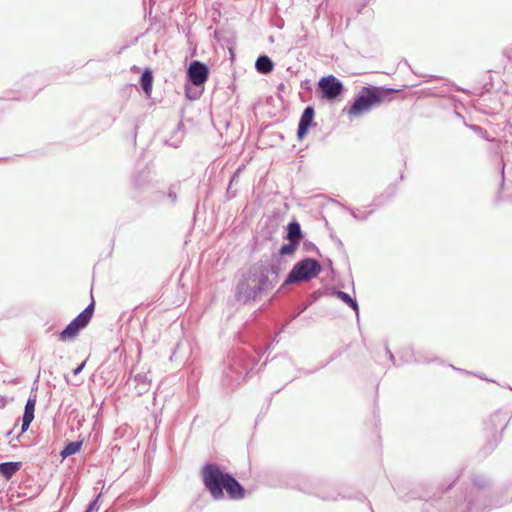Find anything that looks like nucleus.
<instances>
[{
    "mask_svg": "<svg viewBox=\"0 0 512 512\" xmlns=\"http://www.w3.org/2000/svg\"><path fill=\"white\" fill-rule=\"evenodd\" d=\"M39 78V75L37 73L34 74H28L25 77L22 78V87L25 89H30L32 87V84L35 80Z\"/></svg>",
    "mask_w": 512,
    "mask_h": 512,
    "instance_id": "nucleus-34",
    "label": "nucleus"
},
{
    "mask_svg": "<svg viewBox=\"0 0 512 512\" xmlns=\"http://www.w3.org/2000/svg\"><path fill=\"white\" fill-rule=\"evenodd\" d=\"M315 108L313 105H307L302 111L296 131L298 141H303L308 135L311 128L315 127Z\"/></svg>",
    "mask_w": 512,
    "mask_h": 512,
    "instance_id": "nucleus-11",
    "label": "nucleus"
},
{
    "mask_svg": "<svg viewBox=\"0 0 512 512\" xmlns=\"http://www.w3.org/2000/svg\"><path fill=\"white\" fill-rule=\"evenodd\" d=\"M370 0H359V2L356 3L357 7V14H360L362 10L369 4Z\"/></svg>",
    "mask_w": 512,
    "mask_h": 512,
    "instance_id": "nucleus-44",
    "label": "nucleus"
},
{
    "mask_svg": "<svg viewBox=\"0 0 512 512\" xmlns=\"http://www.w3.org/2000/svg\"><path fill=\"white\" fill-rule=\"evenodd\" d=\"M329 363H330V361H326L324 363H319V366L316 369L317 370L322 369V368L326 367Z\"/></svg>",
    "mask_w": 512,
    "mask_h": 512,
    "instance_id": "nucleus-57",
    "label": "nucleus"
},
{
    "mask_svg": "<svg viewBox=\"0 0 512 512\" xmlns=\"http://www.w3.org/2000/svg\"><path fill=\"white\" fill-rule=\"evenodd\" d=\"M286 90V86L283 82L279 83L277 86L278 93H284Z\"/></svg>",
    "mask_w": 512,
    "mask_h": 512,
    "instance_id": "nucleus-53",
    "label": "nucleus"
},
{
    "mask_svg": "<svg viewBox=\"0 0 512 512\" xmlns=\"http://www.w3.org/2000/svg\"><path fill=\"white\" fill-rule=\"evenodd\" d=\"M340 355H341V352H340V351H336V352H334V353L330 356V358H329V360H328V361H330V363H331L332 361H334L335 359H337L338 357H340Z\"/></svg>",
    "mask_w": 512,
    "mask_h": 512,
    "instance_id": "nucleus-54",
    "label": "nucleus"
},
{
    "mask_svg": "<svg viewBox=\"0 0 512 512\" xmlns=\"http://www.w3.org/2000/svg\"><path fill=\"white\" fill-rule=\"evenodd\" d=\"M471 482L474 488L472 491H479L480 493L485 492L492 484L491 479L482 474H473L471 476Z\"/></svg>",
    "mask_w": 512,
    "mask_h": 512,
    "instance_id": "nucleus-24",
    "label": "nucleus"
},
{
    "mask_svg": "<svg viewBox=\"0 0 512 512\" xmlns=\"http://www.w3.org/2000/svg\"><path fill=\"white\" fill-rule=\"evenodd\" d=\"M503 425L505 423L508 424V420H506V416L505 414L501 413L500 411L498 412H495L494 414H492L488 421L486 422V426L490 429V430H493L494 433H497L496 432V428L498 427V425L502 424Z\"/></svg>",
    "mask_w": 512,
    "mask_h": 512,
    "instance_id": "nucleus-30",
    "label": "nucleus"
},
{
    "mask_svg": "<svg viewBox=\"0 0 512 512\" xmlns=\"http://www.w3.org/2000/svg\"><path fill=\"white\" fill-rule=\"evenodd\" d=\"M399 360L402 362V363H414V364H430V363H433V362H438L440 361L439 358H425V359H421L420 358V353H416L412 348H409V349H406V350H401L399 352Z\"/></svg>",
    "mask_w": 512,
    "mask_h": 512,
    "instance_id": "nucleus-15",
    "label": "nucleus"
},
{
    "mask_svg": "<svg viewBox=\"0 0 512 512\" xmlns=\"http://www.w3.org/2000/svg\"><path fill=\"white\" fill-rule=\"evenodd\" d=\"M323 263L326 265V267L331 271V273H334L335 272V269L333 267V261L326 257L323 259Z\"/></svg>",
    "mask_w": 512,
    "mask_h": 512,
    "instance_id": "nucleus-49",
    "label": "nucleus"
},
{
    "mask_svg": "<svg viewBox=\"0 0 512 512\" xmlns=\"http://www.w3.org/2000/svg\"><path fill=\"white\" fill-rule=\"evenodd\" d=\"M456 482H457V478H455L452 482H450L446 487L442 488V491L443 492L450 491L456 485Z\"/></svg>",
    "mask_w": 512,
    "mask_h": 512,
    "instance_id": "nucleus-50",
    "label": "nucleus"
},
{
    "mask_svg": "<svg viewBox=\"0 0 512 512\" xmlns=\"http://www.w3.org/2000/svg\"><path fill=\"white\" fill-rule=\"evenodd\" d=\"M226 196H227V199H229V200L235 197V193H232L230 185L227 188Z\"/></svg>",
    "mask_w": 512,
    "mask_h": 512,
    "instance_id": "nucleus-52",
    "label": "nucleus"
},
{
    "mask_svg": "<svg viewBox=\"0 0 512 512\" xmlns=\"http://www.w3.org/2000/svg\"><path fill=\"white\" fill-rule=\"evenodd\" d=\"M183 345L179 342L176 344V346L174 347L169 359L170 361H177L178 360V352L179 350L181 349Z\"/></svg>",
    "mask_w": 512,
    "mask_h": 512,
    "instance_id": "nucleus-42",
    "label": "nucleus"
},
{
    "mask_svg": "<svg viewBox=\"0 0 512 512\" xmlns=\"http://www.w3.org/2000/svg\"><path fill=\"white\" fill-rule=\"evenodd\" d=\"M13 430H14V429H11V430H9L8 432H6L5 436H6V437H10V436L12 435V433H13Z\"/></svg>",
    "mask_w": 512,
    "mask_h": 512,
    "instance_id": "nucleus-63",
    "label": "nucleus"
},
{
    "mask_svg": "<svg viewBox=\"0 0 512 512\" xmlns=\"http://www.w3.org/2000/svg\"><path fill=\"white\" fill-rule=\"evenodd\" d=\"M304 232L301 228L299 221L296 218H293L285 227V232L283 235L284 240L297 241L301 244L304 239Z\"/></svg>",
    "mask_w": 512,
    "mask_h": 512,
    "instance_id": "nucleus-14",
    "label": "nucleus"
},
{
    "mask_svg": "<svg viewBox=\"0 0 512 512\" xmlns=\"http://www.w3.org/2000/svg\"><path fill=\"white\" fill-rule=\"evenodd\" d=\"M277 230V227H270L269 222H265L259 232V237L266 242H273V246L278 242V240L274 237V234Z\"/></svg>",
    "mask_w": 512,
    "mask_h": 512,
    "instance_id": "nucleus-29",
    "label": "nucleus"
},
{
    "mask_svg": "<svg viewBox=\"0 0 512 512\" xmlns=\"http://www.w3.org/2000/svg\"><path fill=\"white\" fill-rule=\"evenodd\" d=\"M154 75L150 67H145L139 77V84L146 98H150L153 90Z\"/></svg>",
    "mask_w": 512,
    "mask_h": 512,
    "instance_id": "nucleus-17",
    "label": "nucleus"
},
{
    "mask_svg": "<svg viewBox=\"0 0 512 512\" xmlns=\"http://www.w3.org/2000/svg\"><path fill=\"white\" fill-rule=\"evenodd\" d=\"M276 338L277 336L263 351L257 349L255 351L257 357L251 356L248 352L240 349L229 353L222 373V386L229 391H233L239 386L250 375L260 358L277 342Z\"/></svg>",
    "mask_w": 512,
    "mask_h": 512,
    "instance_id": "nucleus-3",
    "label": "nucleus"
},
{
    "mask_svg": "<svg viewBox=\"0 0 512 512\" xmlns=\"http://www.w3.org/2000/svg\"><path fill=\"white\" fill-rule=\"evenodd\" d=\"M100 497H101V493L98 494L97 496H95L89 503L88 505L86 506L84 512H94V511H98L99 508H100Z\"/></svg>",
    "mask_w": 512,
    "mask_h": 512,
    "instance_id": "nucleus-33",
    "label": "nucleus"
},
{
    "mask_svg": "<svg viewBox=\"0 0 512 512\" xmlns=\"http://www.w3.org/2000/svg\"><path fill=\"white\" fill-rule=\"evenodd\" d=\"M385 353H386L389 361L393 364V366H395V367H399L400 366V364H398L396 362V358H395L394 354L391 352V350H390V348L388 346V342L387 341H385Z\"/></svg>",
    "mask_w": 512,
    "mask_h": 512,
    "instance_id": "nucleus-38",
    "label": "nucleus"
},
{
    "mask_svg": "<svg viewBox=\"0 0 512 512\" xmlns=\"http://www.w3.org/2000/svg\"><path fill=\"white\" fill-rule=\"evenodd\" d=\"M397 191H398L397 182L389 184L386 187V189L384 190V192L381 193L380 195L376 196L374 198L373 202L369 206L376 207V208L383 206L384 204L391 201L395 197V195L397 194Z\"/></svg>",
    "mask_w": 512,
    "mask_h": 512,
    "instance_id": "nucleus-18",
    "label": "nucleus"
},
{
    "mask_svg": "<svg viewBox=\"0 0 512 512\" xmlns=\"http://www.w3.org/2000/svg\"><path fill=\"white\" fill-rule=\"evenodd\" d=\"M64 379H65L67 384H70L69 377H68L67 374H64Z\"/></svg>",
    "mask_w": 512,
    "mask_h": 512,
    "instance_id": "nucleus-64",
    "label": "nucleus"
},
{
    "mask_svg": "<svg viewBox=\"0 0 512 512\" xmlns=\"http://www.w3.org/2000/svg\"><path fill=\"white\" fill-rule=\"evenodd\" d=\"M38 379H39V376H37L36 379L34 380L33 385H32V387L30 389V393H29V395H33L34 394V398H37Z\"/></svg>",
    "mask_w": 512,
    "mask_h": 512,
    "instance_id": "nucleus-47",
    "label": "nucleus"
},
{
    "mask_svg": "<svg viewBox=\"0 0 512 512\" xmlns=\"http://www.w3.org/2000/svg\"><path fill=\"white\" fill-rule=\"evenodd\" d=\"M266 271L271 274L270 280L275 286L280 278V275L284 269V259L278 258L276 255L271 253V262L267 263V259L264 260Z\"/></svg>",
    "mask_w": 512,
    "mask_h": 512,
    "instance_id": "nucleus-13",
    "label": "nucleus"
},
{
    "mask_svg": "<svg viewBox=\"0 0 512 512\" xmlns=\"http://www.w3.org/2000/svg\"><path fill=\"white\" fill-rule=\"evenodd\" d=\"M180 189L181 183L175 182L169 186L168 191L165 194V196L170 200L172 206H174L177 203L178 192L180 191Z\"/></svg>",
    "mask_w": 512,
    "mask_h": 512,
    "instance_id": "nucleus-31",
    "label": "nucleus"
},
{
    "mask_svg": "<svg viewBox=\"0 0 512 512\" xmlns=\"http://www.w3.org/2000/svg\"><path fill=\"white\" fill-rule=\"evenodd\" d=\"M7 403V398L5 396L0 395V409L5 408Z\"/></svg>",
    "mask_w": 512,
    "mask_h": 512,
    "instance_id": "nucleus-51",
    "label": "nucleus"
},
{
    "mask_svg": "<svg viewBox=\"0 0 512 512\" xmlns=\"http://www.w3.org/2000/svg\"><path fill=\"white\" fill-rule=\"evenodd\" d=\"M323 272V265L316 259L305 256L298 260L288 272L281 283L277 293H284L287 288L294 284L317 278Z\"/></svg>",
    "mask_w": 512,
    "mask_h": 512,
    "instance_id": "nucleus-7",
    "label": "nucleus"
},
{
    "mask_svg": "<svg viewBox=\"0 0 512 512\" xmlns=\"http://www.w3.org/2000/svg\"><path fill=\"white\" fill-rule=\"evenodd\" d=\"M417 353H420V358L421 359H425V358H429L428 356H426L423 352L421 351H418Z\"/></svg>",
    "mask_w": 512,
    "mask_h": 512,
    "instance_id": "nucleus-60",
    "label": "nucleus"
},
{
    "mask_svg": "<svg viewBox=\"0 0 512 512\" xmlns=\"http://www.w3.org/2000/svg\"><path fill=\"white\" fill-rule=\"evenodd\" d=\"M264 244H265L264 241L259 236L254 237L252 248H251L252 253L260 252L262 250Z\"/></svg>",
    "mask_w": 512,
    "mask_h": 512,
    "instance_id": "nucleus-37",
    "label": "nucleus"
},
{
    "mask_svg": "<svg viewBox=\"0 0 512 512\" xmlns=\"http://www.w3.org/2000/svg\"><path fill=\"white\" fill-rule=\"evenodd\" d=\"M267 483L272 487L296 489L324 501H337L339 497L352 499L351 496L342 495L336 491H326L320 479L307 478L292 472L273 471L268 474Z\"/></svg>",
    "mask_w": 512,
    "mask_h": 512,
    "instance_id": "nucleus-4",
    "label": "nucleus"
},
{
    "mask_svg": "<svg viewBox=\"0 0 512 512\" xmlns=\"http://www.w3.org/2000/svg\"><path fill=\"white\" fill-rule=\"evenodd\" d=\"M183 129L184 124L182 122H178L171 133L170 139L165 140V144L173 148L179 147L180 143L182 142Z\"/></svg>",
    "mask_w": 512,
    "mask_h": 512,
    "instance_id": "nucleus-27",
    "label": "nucleus"
},
{
    "mask_svg": "<svg viewBox=\"0 0 512 512\" xmlns=\"http://www.w3.org/2000/svg\"><path fill=\"white\" fill-rule=\"evenodd\" d=\"M321 296H322V292L320 290L313 292L312 295L308 299L306 307L314 304Z\"/></svg>",
    "mask_w": 512,
    "mask_h": 512,
    "instance_id": "nucleus-40",
    "label": "nucleus"
},
{
    "mask_svg": "<svg viewBox=\"0 0 512 512\" xmlns=\"http://www.w3.org/2000/svg\"><path fill=\"white\" fill-rule=\"evenodd\" d=\"M355 499L362 501V502H366L370 511L374 512L371 502L367 499V497L365 495L359 494L358 496L355 497Z\"/></svg>",
    "mask_w": 512,
    "mask_h": 512,
    "instance_id": "nucleus-46",
    "label": "nucleus"
},
{
    "mask_svg": "<svg viewBox=\"0 0 512 512\" xmlns=\"http://www.w3.org/2000/svg\"><path fill=\"white\" fill-rule=\"evenodd\" d=\"M273 288L274 285L266 271L265 262L260 259L242 273L235 286L234 297L237 302L248 305L266 296Z\"/></svg>",
    "mask_w": 512,
    "mask_h": 512,
    "instance_id": "nucleus-2",
    "label": "nucleus"
},
{
    "mask_svg": "<svg viewBox=\"0 0 512 512\" xmlns=\"http://www.w3.org/2000/svg\"><path fill=\"white\" fill-rule=\"evenodd\" d=\"M300 87L301 89L307 91V92H312V84H311V81L309 79H304L300 82Z\"/></svg>",
    "mask_w": 512,
    "mask_h": 512,
    "instance_id": "nucleus-43",
    "label": "nucleus"
},
{
    "mask_svg": "<svg viewBox=\"0 0 512 512\" xmlns=\"http://www.w3.org/2000/svg\"><path fill=\"white\" fill-rule=\"evenodd\" d=\"M94 312L95 301L92 298L91 302L58 333V339L62 342L73 341L89 325Z\"/></svg>",
    "mask_w": 512,
    "mask_h": 512,
    "instance_id": "nucleus-9",
    "label": "nucleus"
},
{
    "mask_svg": "<svg viewBox=\"0 0 512 512\" xmlns=\"http://www.w3.org/2000/svg\"><path fill=\"white\" fill-rule=\"evenodd\" d=\"M507 427V423L502 426L500 433H493L492 436L489 438V440L486 442V444L481 448L480 454L483 457H487L490 455L499 445V443L502 441L503 432Z\"/></svg>",
    "mask_w": 512,
    "mask_h": 512,
    "instance_id": "nucleus-20",
    "label": "nucleus"
},
{
    "mask_svg": "<svg viewBox=\"0 0 512 512\" xmlns=\"http://www.w3.org/2000/svg\"><path fill=\"white\" fill-rule=\"evenodd\" d=\"M405 179L403 171L400 172L399 181H403Z\"/></svg>",
    "mask_w": 512,
    "mask_h": 512,
    "instance_id": "nucleus-62",
    "label": "nucleus"
},
{
    "mask_svg": "<svg viewBox=\"0 0 512 512\" xmlns=\"http://www.w3.org/2000/svg\"><path fill=\"white\" fill-rule=\"evenodd\" d=\"M316 371H317V369H314V370L299 369V372H303L305 375H311Z\"/></svg>",
    "mask_w": 512,
    "mask_h": 512,
    "instance_id": "nucleus-56",
    "label": "nucleus"
},
{
    "mask_svg": "<svg viewBox=\"0 0 512 512\" xmlns=\"http://www.w3.org/2000/svg\"><path fill=\"white\" fill-rule=\"evenodd\" d=\"M137 133H138V124L133 123L132 124V132H131V136H130V141L133 146H136Z\"/></svg>",
    "mask_w": 512,
    "mask_h": 512,
    "instance_id": "nucleus-41",
    "label": "nucleus"
},
{
    "mask_svg": "<svg viewBox=\"0 0 512 512\" xmlns=\"http://www.w3.org/2000/svg\"><path fill=\"white\" fill-rule=\"evenodd\" d=\"M302 249L305 252H315L318 256L322 258V254L319 250V248L316 246L315 243H313L310 240H302Z\"/></svg>",
    "mask_w": 512,
    "mask_h": 512,
    "instance_id": "nucleus-32",
    "label": "nucleus"
},
{
    "mask_svg": "<svg viewBox=\"0 0 512 512\" xmlns=\"http://www.w3.org/2000/svg\"><path fill=\"white\" fill-rule=\"evenodd\" d=\"M345 92L344 83L333 74L320 77L315 89L316 97L320 101L331 104L340 101Z\"/></svg>",
    "mask_w": 512,
    "mask_h": 512,
    "instance_id": "nucleus-8",
    "label": "nucleus"
},
{
    "mask_svg": "<svg viewBox=\"0 0 512 512\" xmlns=\"http://www.w3.org/2000/svg\"><path fill=\"white\" fill-rule=\"evenodd\" d=\"M255 70L262 75H269L275 68V63L266 54H260L254 64Z\"/></svg>",
    "mask_w": 512,
    "mask_h": 512,
    "instance_id": "nucleus-19",
    "label": "nucleus"
},
{
    "mask_svg": "<svg viewBox=\"0 0 512 512\" xmlns=\"http://www.w3.org/2000/svg\"><path fill=\"white\" fill-rule=\"evenodd\" d=\"M185 97L190 101L198 100L203 92L204 86H195L190 82H186L184 86Z\"/></svg>",
    "mask_w": 512,
    "mask_h": 512,
    "instance_id": "nucleus-28",
    "label": "nucleus"
},
{
    "mask_svg": "<svg viewBox=\"0 0 512 512\" xmlns=\"http://www.w3.org/2000/svg\"><path fill=\"white\" fill-rule=\"evenodd\" d=\"M238 171H239V169L237 171H235L233 173V175L231 176L230 183H229L230 186H232L233 182H236V179L238 178Z\"/></svg>",
    "mask_w": 512,
    "mask_h": 512,
    "instance_id": "nucleus-55",
    "label": "nucleus"
},
{
    "mask_svg": "<svg viewBox=\"0 0 512 512\" xmlns=\"http://www.w3.org/2000/svg\"><path fill=\"white\" fill-rule=\"evenodd\" d=\"M341 206L345 209V210H348L351 214V216L357 220V221H362V220H366L372 213H373V210H370L368 212H365L363 215H360V214H356L355 210L354 209H351V208H348L344 205L341 204Z\"/></svg>",
    "mask_w": 512,
    "mask_h": 512,
    "instance_id": "nucleus-35",
    "label": "nucleus"
},
{
    "mask_svg": "<svg viewBox=\"0 0 512 512\" xmlns=\"http://www.w3.org/2000/svg\"><path fill=\"white\" fill-rule=\"evenodd\" d=\"M135 185L137 187H142L148 182V173L145 171H141L134 179Z\"/></svg>",
    "mask_w": 512,
    "mask_h": 512,
    "instance_id": "nucleus-36",
    "label": "nucleus"
},
{
    "mask_svg": "<svg viewBox=\"0 0 512 512\" xmlns=\"http://www.w3.org/2000/svg\"><path fill=\"white\" fill-rule=\"evenodd\" d=\"M335 243H336L338 249L341 251L346 263L349 265V257H348L346 250L344 249V244H343L342 240L340 238H336Z\"/></svg>",
    "mask_w": 512,
    "mask_h": 512,
    "instance_id": "nucleus-39",
    "label": "nucleus"
},
{
    "mask_svg": "<svg viewBox=\"0 0 512 512\" xmlns=\"http://www.w3.org/2000/svg\"><path fill=\"white\" fill-rule=\"evenodd\" d=\"M334 295L343 301L347 306H349L353 311L356 313L357 319H359V304L356 300V298L351 297L347 292H344L342 290H336L334 292Z\"/></svg>",
    "mask_w": 512,
    "mask_h": 512,
    "instance_id": "nucleus-26",
    "label": "nucleus"
},
{
    "mask_svg": "<svg viewBox=\"0 0 512 512\" xmlns=\"http://www.w3.org/2000/svg\"><path fill=\"white\" fill-rule=\"evenodd\" d=\"M450 366H451V368H453V369H455V370H457V371H461V372L469 373V372H468V371H466V370L458 369V368L454 367V365H450Z\"/></svg>",
    "mask_w": 512,
    "mask_h": 512,
    "instance_id": "nucleus-61",
    "label": "nucleus"
},
{
    "mask_svg": "<svg viewBox=\"0 0 512 512\" xmlns=\"http://www.w3.org/2000/svg\"><path fill=\"white\" fill-rule=\"evenodd\" d=\"M200 478L204 489L215 501L242 500L247 496V490L236 477L221 464L206 461L200 468Z\"/></svg>",
    "mask_w": 512,
    "mask_h": 512,
    "instance_id": "nucleus-1",
    "label": "nucleus"
},
{
    "mask_svg": "<svg viewBox=\"0 0 512 512\" xmlns=\"http://www.w3.org/2000/svg\"><path fill=\"white\" fill-rule=\"evenodd\" d=\"M36 403L37 398H34V394L29 395L24 406L23 415L21 417L22 433H25L29 429L31 423L34 420Z\"/></svg>",
    "mask_w": 512,
    "mask_h": 512,
    "instance_id": "nucleus-12",
    "label": "nucleus"
},
{
    "mask_svg": "<svg viewBox=\"0 0 512 512\" xmlns=\"http://www.w3.org/2000/svg\"><path fill=\"white\" fill-rule=\"evenodd\" d=\"M9 444H10L12 449H16L18 447V445L15 444L13 441H10Z\"/></svg>",
    "mask_w": 512,
    "mask_h": 512,
    "instance_id": "nucleus-59",
    "label": "nucleus"
},
{
    "mask_svg": "<svg viewBox=\"0 0 512 512\" xmlns=\"http://www.w3.org/2000/svg\"><path fill=\"white\" fill-rule=\"evenodd\" d=\"M287 243H283L277 252H272L278 258L284 259V257H293L298 250L300 243L297 241L286 240Z\"/></svg>",
    "mask_w": 512,
    "mask_h": 512,
    "instance_id": "nucleus-23",
    "label": "nucleus"
},
{
    "mask_svg": "<svg viewBox=\"0 0 512 512\" xmlns=\"http://www.w3.org/2000/svg\"><path fill=\"white\" fill-rule=\"evenodd\" d=\"M504 185H505V163H503L502 167H501V180H500V184H499V193L503 189Z\"/></svg>",
    "mask_w": 512,
    "mask_h": 512,
    "instance_id": "nucleus-45",
    "label": "nucleus"
},
{
    "mask_svg": "<svg viewBox=\"0 0 512 512\" xmlns=\"http://www.w3.org/2000/svg\"><path fill=\"white\" fill-rule=\"evenodd\" d=\"M210 76V67L200 61L191 60L186 69V79L195 86H204Z\"/></svg>",
    "mask_w": 512,
    "mask_h": 512,
    "instance_id": "nucleus-10",
    "label": "nucleus"
},
{
    "mask_svg": "<svg viewBox=\"0 0 512 512\" xmlns=\"http://www.w3.org/2000/svg\"><path fill=\"white\" fill-rule=\"evenodd\" d=\"M85 365H86V360H84L83 362H81L80 364H78V365H77V366L72 370V373H73L74 375H78V374H80V373L83 371V369H84Z\"/></svg>",
    "mask_w": 512,
    "mask_h": 512,
    "instance_id": "nucleus-48",
    "label": "nucleus"
},
{
    "mask_svg": "<svg viewBox=\"0 0 512 512\" xmlns=\"http://www.w3.org/2000/svg\"><path fill=\"white\" fill-rule=\"evenodd\" d=\"M23 466L21 461H7L0 463V476L10 480Z\"/></svg>",
    "mask_w": 512,
    "mask_h": 512,
    "instance_id": "nucleus-21",
    "label": "nucleus"
},
{
    "mask_svg": "<svg viewBox=\"0 0 512 512\" xmlns=\"http://www.w3.org/2000/svg\"><path fill=\"white\" fill-rule=\"evenodd\" d=\"M509 487L496 490L493 494L485 492L470 491L466 496L467 512H490L492 509L503 507L512 501V495H504L509 491Z\"/></svg>",
    "mask_w": 512,
    "mask_h": 512,
    "instance_id": "nucleus-6",
    "label": "nucleus"
},
{
    "mask_svg": "<svg viewBox=\"0 0 512 512\" xmlns=\"http://www.w3.org/2000/svg\"><path fill=\"white\" fill-rule=\"evenodd\" d=\"M23 434H24V433H22V429H21V430H20V432H19V434H18V435H16L15 437H13V438L11 439V441H13V442H14L15 440H19V439L22 437V435H23Z\"/></svg>",
    "mask_w": 512,
    "mask_h": 512,
    "instance_id": "nucleus-58",
    "label": "nucleus"
},
{
    "mask_svg": "<svg viewBox=\"0 0 512 512\" xmlns=\"http://www.w3.org/2000/svg\"><path fill=\"white\" fill-rule=\"evenodd\" d=\"M134 382L136 393L141 396L149 390L151 380L148 379L145 373H138L134 376Z\"/></svg>",
    "mask_w": 512,
    "mask_h": 512,
    "instance_id": "nucleus-25",
    "label": "nucleus"
},
{
    "mask_svg": "<svg viewBox=\"0 0 512 512\" xmlns=\"http://www.w3.org/2000/svg\"><path fill=\"white\" fill-rule=\"evenodd\" d=\"M83 439L76 440V441H65L63 444V448L59 452V456L62 460L78 454L83 446Z\"/></svg>",
    "mask_w": 512,
    "mask_h": 512,
    "instance_id": "nucleus-22",
    "label": "nucleus"
},
{
    "mask_svg": "<svg viewBox=\"0 0 512 512\" xmlns=\"http://www.w3.org/2000/svg\"><path fill=\"white\" fill-rule=\"evenodd\" d=\"M401 91V89L386 86H362L352 100L343 108L342 113L347 114L352 120L353 118L370 112L383 103L392 101L395 95Z\"/></svg>",
    "mask_w": 512,
    "mask_h": 512,
    "instance_id": "nucleus-5",
    "label": "nucleus"
},
{
    "mask_svg": "<svg viewBox=\"0 0 512 512\" xmlns=\"http://www.w3.org/2000/svg\"><path fill=\"white\" fill-rule=\"evenodd\" d=\"M268 362L273 366L280 367L282 369H286L294 365L291 356L287 352L276 354L271 359H268L267 357L266 360L260 365L259 370L261 371Z\"/></svg>",
    "mask_w": 512,
    "mask_h": 512,
    "instance_id": "nucleus-16",
    "label": "nucleus"
}]
</instances>
